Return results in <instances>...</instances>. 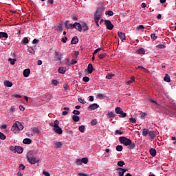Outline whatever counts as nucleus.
Here are the masks:
<instances>
[{
	"label": "nucleus",
	"instance_id": "obj_2",
	"mask_svg": "<svg viewBox=\"0 0 176 176\" xmlns=\"http://www.w3.org/2000/svg\"><path fill=\"white\" fill-rule=\"evenodd\" d=\"M26 159L32 164H35L39 162V159L36 156V153L33 151H30L26 154Z\"/></svg>",
	"mask_w": 176,
	"mask_h": 176
},
{
	"label": "nucleus",
	"instance_id": "obj_43",
	"mask_svg": "<svg viewBox=\"0 0 176 176\" xmlns=\"http://www.w3.org/2000/svg\"><path fill=\"white\" fill-rule=\"evenodd\" d=\"M78 102H79L80 103H81V104H85L86 103V101L85 100V99H82V98H79L78 99Z\"/></svg>",
	"mask_w": 176,
	"mask_h": 176
},
{
	"label": "nucleus",
	"instance_id": "obj_8",
	"mask_svg": "<svg viewBox=\"0 0 176 176\" xmlns=\"http://www.w3.org/2000/svg\"><path fill=\"white\" fill-rule=\"evenodd\" d=\"M73 27L77 31H78L80 32H82V25H80V23H79V22H75L74 23H73Z\"/></svg>",
	"mask_w": 176,
	"mask_h": 176
},
{
	"label": "nucleus",
	"instance_id": "obj_13",
	"mask_svg": "<svg viewBox=\"0 0 176 176\" xmlns=\"http://www.w3.org/2000/svg\"><path fill=\"white\" fill-rule=\"evenodd\" d=\"M148 136L151 139V140H154L156 138V133L154 132V131H150L148 133Z\"/></svg>",
	"mask_w": 176,
	"mask_h": 176
},
{
	"label": "nucleus",
	"instance_id": "obj_21",
	"mask_svg": "<svg viewBox=\"0 0 176 176\" xmlns=\"http://www.w3.org/2000/svg\"><path fill=\"white\" fill-rule=\"evenodd\" d=\"M164 80L166 82H171V79L170 77L168 74H166L165 76L164 77Z\"/></svg>",
	"mask_w": 176,
	"mask_h": 176
},
{
	"label": "nucleus",
	"instance_id": "obj_4",
	"mask_svg": "<svg viewBox=\"0 0 176 176\" xmlns=\"http://www.w3.org/2000/svg\"><path fill=\"white\" fill-rule=\"evenodd\" d=\"M59 124H60V122L58 120H54L53 131L56 133L61 135V134H63V131L62 128H60V126H59Z\"/></svg>",
	"mask_w": 176,
	"mask_h": 176
},
{
	"label": "nucleus",
	"instance_id": "obj_3",
	"mask_svg": "<svg viewBox=\"0 0 176 176\" xmlns=\"http://www.w3.org/2000/svg\"><path fill=\"white\" fill-rule=\"evenodd\" d=\"M104 13V9L102 8H98L96 9L94 13V21L98 27H99V20L101 19Z\"/></svg>",
	"mask_w": 176,
	"mask_h": 176
},
{
	"label": "nucleus",
	"instance_id": "obj_32",
	"mask_svg": "<svg viewBox=\"0 0 176 176\" xmlns=\"http://www.w3.org/2000/svg\"><path fill=\"white\" fill-rule=\"evenodd\" d=\"M32 131L34 133H40L38 128H37L36 126H34L33 128H32Z\"/></svg>",
	"mask_w": 176,
	"mask_h": 176
},
{
	"label": "nucleus",
	"instance_id": "obj_27",
	"mask_svg": "<svg viewBox=\"0 0 176 176\" xmlns=\"http://www.w3.org/2000/svg\"><path fill=\"white\" fill-rule=\"evenodd\" d=\"M145 50L144 48H140L139 50H136V54H145Z\"/></svg>",
	"mask_w": 176,
	"mask_h": 176
},
{
	"label": "nucleus",
	"instance_id": "obj_29",
	"mask_svg": "<svg viewBox=\"0 0 176 176\" xmlns=\"http://www.w3.org/2000/svg\"><path fill=\"white\" fill-rule=\"evenodd\" d=\"M32 142L31 139L29 138H26L25 140H23V144H30Z\"/></svg>",
	"mask_w": 176,
	"mask_h": 176
},
{
	"label": "nucleus",
	"instance_id": "obj_38",
	"mask_svg": "<svg viewBox=\"0 0 176 176\" xmlns=\"http://www.w3.org/2000/svg\"><path fill=\"white\" fill-rule=\"evenodd\" d=\"M116 150H117V151H119V152L122 151V150H123L122 146L118 145V146L116 147Z\"/></svg>",
	"mask_w": 176,
	"mask_h": 176
},
{
	"label": "nucleus",
	"instance_id": "obj_23",
	"mask_svg": "<svg viewBox=\"0 0 176 176\" xmlns=\"http://www.w3.org/2000/svg\"><path fill=\"white\" fill-rule=\"evenodd\" d=\"M87 70H88V74H92V72L94 71V67H93L92 64L89 63L88 65Z\"/></svg>",
	"mask_w": 176,
	"mask_h": 176
},
{
	"label": "nucleus",
	"instance_id": "obj_52",
	"mask_svg": "<svg viewBox=\"0 0 176 176\" xmlns=\"http://www.w3.org/2000/svg\"><path fill=\"white\" fill-rule=\"evenodd\" d=\"M106 14L109 15V16H113V12L111 10H108L107 12H106Z\"/></svg>",
	"mask_w": 176,
	"mask_h": 176
},
{
	"label": "nucleus",
	"instance_id": "obj_48",
	"mask_svg": "<svg viewBox=\"0 0 176 176\" xmlns=\"http://www.w3.org/2000/svg\"><path fill=\"white\" fill-rule=\"evenodd\" d=\"M124 164H125V163H124V162H123V161H120V162H118V165L119 166H120V167H122Z\"/></svg>",
	"mask_w": 176,
	"mask_h": 176
},
{
	"label": "nucleus",
	"instance_id": "obj_51",
	"mask_svg": "<svg viewBox=\"0 0 176 176\" xmlns=\"http://www.w3.org/2000/svg\"><path fill=\"white\" fill-rule=\"evenodd\" d=\"M82 80H83V82H88L89 80V78L87 77V76H85V77H83Z\"/></svg>",
	"mask_w": 176,
	"mask_h": 176
},
{
	"label": "nucleus",
	"instance_id": "obj_19",
	"mask_svg": "<svg viewBox=\"0 0 176 176\" xmlns=\"http://www.w3.org/2000/svg\"><path fill=\"white\" fill-rule=\"evenodd\" d=\"M107 116L109 118H114L116 116V114L114 113L113 111H108Z\"/></svg>",
	"mask_w": 176,
	"mask_h": 176
},
{
	"label": "nucleus",
	"instance_id": "obj_47",
	"mask_svg": "<svg viewBox=\"0 0 176 176\" xmlns=\"http://www.w3.org/2000/svg\"><path fill=\"white\" fill-rule=\"evenodd\" d=\"M157 47L159 48V49H164V48H166V45H164L160 44V45H157Z\"/></svg>",
	"mask_w": 176,
	"mask_h": 176
},
{
	"label": "nucleus",
	"instance_id": "obj_40",
	"mask_svg": "<svg viewBox=\"0 0 176 176\" xmlns=\"http://www.w3.org/2000/svg\"><path fill=\"white\" fill-rule=\"evenodd\" d=\"M73 114L74 116H79V115H80V111H79V110H74Z\"/></svg>",
	"mask_w": 176,
	"mask_h": 176
},
{
	"label": "nucleus",
	"instance_id": "obj_34",
	"mask_svg": "<svg viewBox=\"0 0 176 176\" xmlns=\"http://www.w3.org/2000/svg\"><path fill=\"white\" fill-rule=\"evenodd\" d=\"M85 125H80V126H79V128H78V130H79L81 133H85Z\"/></svg>",
	"mask_w": 176,
	"mask_h": 176
},
{
	"label": "nucleus",
	"instance_id": "obj_49",
	"mask_svg": "<svg viewBox=\"0 0 176 176\" xmlns=\"http://www.w3.org/2000/svg\"><path fill=\"white\" fill-rule=\"evenodd\" d=\"M106 56H107V54H106L105 53H103V54H100V55L98 56V58H99L100 59H102V58H104Z\"/></svg>",
	"mask_w": 176,
	"mask_h": 176
},
{
	"label": "nucleus",
	"instance_id": "obj_60",
	"mask_svg": "<svg viewBox=\"0 0 176 176\" xmlns=\"http://www.w3.org/2000/svg\"><path fill=\"white\" fill-rule=\"evenodd\" d=\"M72 20L74 21H78V16H76V15H73L72 17Z\"/></svg>",
	"mask_w": 176,
	"mask_h": 176
},
{
	"label": "nucleus",
	"instance_id": "obj_5",
	"mask_svg": "<svg viewBox=\"0 0 176 176\" xmlns=\"http://www.w3.org/2000/svg\"><path fill=\"white\" fill-rule=\"evenodd\" d=\"M115 111L116 113V114L118 115L119 118H126L127 114L126 113L124 112L122 109V108L117 107L115 109Z\"/></svg>",
	"mask_w": 176,
	"mask_h": 176
},
{
	"label": "nucleus",
	"instance_id": "obj_16",
	"mask_svg": "<svg viewBox=\"0 0 176 176\" xmlns=\"http://www.w3.org/2000/svg\"><path fill=\"white\" fill-rule=\"evenodd\" d=\"M30 72L31 70L30 69H25V70H23V76H25V78H28Z\"/></svg>",
	"mask_w": 176,
	"mask_h": 176
},
{
	"label": "nucleus",
	"instance_id": "obj_10",
	"mask_svg": "<svg viewBox=\"0 0 176 176\" xmlns=\"http://www.w3.org/2000/svg\"><path fill=\"white\" fill-rule=\"evenodd\" d=\"M12 131L16 134L19 133V129L18 128V124L16 122L12 127Z\"/></svg>",
	"mask_w": 176,
	"mask_h": 176
},
{
	"label": "nucleus",
	"instance_id": "obj_45",
	"mask_svg": "<svg viewBox=\"0 0 176 176\" xmlns=\"http://www.w3.org/2000/svg\"><path fill=\"white\" fill-rule=\"evenodd\" d=\"M129 122H132L133 124H135L137 122V120L134 118H129Z\"/></svg>",
	"mask_w": 176,
	"mask_h": 176
},
{
	"label": "nucleus",
	"instance_id": "obj_35",
	"mask_svg": "<svg viewBox=\"0 0 176 176\" xmlns=\"http://www.w3.org/2000/svg\"><path fill=\"white\" fill-rule=\"evenodd\" d=\"M146 113L145 112H142L140 116V118L143 120L146 118Z\"/></svg>",
	"mask_w": 176,
	"mask_h": 176
},
{
	"label": "nucleus",
	"instance_id": "obj_44",
	"mask_svg": "<svg viewBox=\"0 0 176 176\" xmlns=\"http://www.w3.org/2000/svg\"><path fill=\"white\" fill-rule=\"evenodd\" d=\"M76 165H82V160L80 159L76 160Z\"/></svg>",
	"mask_w": 176,
	"mask_h": 176
},
{
	"label": "nucleus",
	"instance_id": "obj_56",
	"mask_svg": "<svg viewBox=\"0 0 176 176\" xmlns=\"http://www.w3.org/2000/svg\"><path fill=\"white\" fill-rule=\"evenodd\" d=\"M115 134L116 135H122L123 132H122V131L117 130V131H115Z\"/></svg>",
	"mask_w": 176,
	"mask_h": 176
},
{
	"label": "nucleus",
	"instance_id": "obj_9",
	"mask_svg": "<svg viewBox=\"0 0 176 176\" xmlns=\"http://www.w3.org/2000/svg\"><path fill=\"white\" fill-rule=\"evenodd\" d=\"M99 108V105L97 103H93L89 104L88 107V109L89 111H94Z\"/></svg>",
	"mask_w": 176,
	"mask_h": 176
},
{
	"label": "nucleus",
	"instance_id": "obj_50",
	"mask_svg": "<svg viewBox=\"0 0 176 176\" xmlns=\"http://www.w3.org/2000/svg\"><path fill=\"white\" fill-rule=\"evenodd\" d=\"M28 43H29V40L28 38H23V40H22V43H23V44H27Z\"/></svg>",
	"mask_w": 176,
	"mask_h": 176
},
{
	"label": "nucleus",
	"instance_id": "obj_26",
	"mask_svg": "<svg viewBox=\"0 0 176 176\" xmlns=\"http://www.w3.org/2000/svg\"><path fill=\"white\" fill-rule=\"evenodd\" d=\"M78 42H79V38H78L77 36H74L71 41V44H76L78 43Z\"/></svg>",
	"mask_w": 176,
	"mask_h": 176
},
{
	"label": "nucleus",
	"instance_id": "obj_61",
	"mask_svg": "<svg viewBox=\"0 0 176 176\" xmlns=\"http://www.w3.org/2000/svg\"><path fill=\"white\" fill-rule=\"evenodd\" d=\"M43 174L45 175V176H50V173L47 172V171H43Z\"/></svg>",
	"mask_w": 176,
	"mask_h": 176
},
{
	"label": "nucleus",
	"instance_id": "obj_17",
	"mask_svg": "<svg viewBox=\"0 0 176 176\" xmlns=\"http://www.w3.org/2000/svg\"><path fill=\"white\" fill-rule=\"evenodd\" d=\"M81 28L82 30H83L84 32H86L89 30V26H87V23H85V22H82V25H81Z\"/></svg>",
	"mask_w": 176,
	"mask_h": 176
},
{
	"label": "nucleus",
	"instance_id": "obj_31",
	"mask_svg": "<svg viewBox=\"0 0 176 176\" xmlns=\"http://www.w3.org/2000/svg\"><path fill=\"white\" fill-rule=\"evenodd\" d=\"M54 145H55V148H61V146H63V144L60 142H56L54 143Z\"/></svg>",
	"mask_w": 176,
	"mask_h": 176
},
{
	"label": "nucleus",
	"instance_id": "obj_46",
	"mask_svg": "<svg viewBox=\"0 0 176 176\" xmlns=\"http://www.w3.org/2000/svg\"><path fill=\"white\" fill-rule=\"evenodd\" d=\"M81 162H82V163H84V164H87V162H88V159L87 158V157H84V158H82V160H81Z\"/></svg>",
	"mask_w": 176,
	"mask_h": 176
},
{
	"label": "nucleus",
	"instance_id": "obj_55",
	"mask_svg": "<svg viewBox=\"0 0 176 176\" xmlns=\"http://www.w3.org/2000/svg\"><path fill=\"white\" fill-rule=\"evenodd\" d=\"M114 76V74H108V75L106 76L107 79H111V78Z\"/></svg>",
	"mask_w": 176,
	"mask_h": 176
},
{
	"label": "nucleus",
	"instance_id": "obj_6",
	"mask_svg": "<svg viewBox=\"0 0 176 176\" xmlns=\"http://www.w3.org/2000/svg\"><path fill=\"white\" fill-rule=\"evenodd\" d=\"M64 25L67 30H73L74 28V23H70V21H65Z\"/></svg>",
	"mask_w": 176,
	"mask_h": 176
},
{
	"label": "nucleus",
	"instance_id": "obj_39",
	"mask_svg": "<svg viewBox=\"0 0 176 176\" xmlns=\"http://www.w3.org/2000/svg\"><path fill=\"white\" fill-rule=\"evenodd\" d=\"M91 126H96L97 124V120L96 119H93L91 121Z\"/></svg>",
	"mask_w": 176,
	"mask_h": 176
},
{
	"label": "nucleus",
	"instance_id": "obj_36",
	"mask_svg": "<svg viewBox=\"0 0 176 176\" xmlns=\"http://www.w3.org/2000/svg\"><path fill=\"white\" fill-rule=\"evenodd\" d=\"M58 84V81L57 80H52V85L53 86H57Z\"/></svg>",
	"mask_w": 176,
	"mask_h": 176
},
{
	"label": "nucleus",
	"instance_id": "obj_30",
	"mask_svg": "<svg viewBox=\"0 0 176 176\" xmlns=\"http://www.w3.org/2000/svg\"><path fill=\"white\" fill-rule=\"evenodd\" d=\"M0 38H8V35L6 32H0Z\"/></svg>",
	"mask_w": 176,
	"mask_h": 176
},
{
	"label": "nucleus",
	"instance_id": "obj_62",
	"mask_svg": "<svg viewBox=\"0 0 176 176\" xmlns=\"http://www.w3.org/2000/svg\"><path fill=\"white\" fill-rule=\"evenodd\" d=\"M78 63V61H76V60H74V59H72V60H71V64L72 65H75V64H76Z\"/></svg>",
	"mask_w": 176,
	"mask_h": 176
},
{
	"label": "nucleus",
	"instance_id": "obj_12",
	"mask_svg": "<svg viewBox=\"0 0 176 176\" xmlns=\"http://www.w3.org/2000/svg\"><path fill=\"white\" fill-rule=\"evenodd\" d=\"M61 56H62V54H60L59 52L55 51V57H54V60L56 61L57 60H59V61H61Z\"/></svg>",
	"mask_w": 176,
	"mask_h": 176
},
{
	"label": "nucleus",
	"instance_id": "obj_58",
	"mask_svg": "<svg viewBox=\"0 0 176 176\" xmlns=\"http://www.w3.org/2000/svg\"><path fill=\"white\" fill-rule=\"evenodd\" d=\"M68 41V38L67 37H65L63 38H61V41L64 43H66L67 41Z\"/></svg>",
	"mask_w": 176,
	"mask_h": 176
},
{
	"label": "nucleus",
	"instance_id": "obj_33",
	"mask_svg": "<svg viewBox=\"0 0 176 176\" xmlns=\"http://www.w3.org/2000/svg\"><path fill=\"white\" fill-rule=\"evenodd\" d=\"M58 72L59 74H65L66 69L64 67H59Z\"/></svg>",
	"mask_w": 176,
	"mask_h": 176
},
{
	"label": "nucleus",
	"instance_id": "obj_15",
	"mask_svg": "<svg viewBox=\"0 0 176 176\" xmlns=\"http://www.w3.org/2000/svg\"><path fill=\"white\" fill-rule=\"evenodd\" d=\"M63 110H65V111H63L62 112V116H67V115L69 114V111H70V109H69V107H64V108H63Z\"/></svg>",
	"mask_w": 176,
	"mask_h": 176
},
{
	"label": "nucleus",
	"instance_id": "obj_7",
	"mask_svg": "<svg viewBox=\"0 0 176 176\" xmlns=\"http://www.w3.org/2000/svg\"><path fill=\"white\" fill-rule=\"evenodd\" d=\"M104 24H105L107 29H108L109 30H112L113 29L114 26H113V23H111V21H109V19L105 21Z\"/></svg>",
	"mask_w": 176,
	"mask_h": 176
},
{
	"label": "nucleus",
	"instance_id": "obj_1",
	"mask_svg": "<svg viewBox=\"0 0 176 176\" xmlns=\"http://www.w3.org/2000/svg\"><path fill=\"white\" fill-rule=\"evenodd\" d=\"M119 140L121 144H124L126 146H128V148H129V150H133L135 148V146H136V143L135 142H132V140L130 139H128L125 137H120L119 138Z\"/></svg>",
	"mask_w": 176,
	"mask_h": 176
},
{
	"label": "nucleus",
	"instance_id": "obj_41",
	"mask_svg": "<svg viewBox=\"0 0 176 176\" xmlns=\"http://www.w3.org/2000/svg\"><path fill=\"white\" fill-rule=\"evenodd\" d=\"M6 137L4 135V133H2V132H0V139L2 140H6Z\"/></svg>",
	"mask_w": 176,
	"mask_h": 176
},
{
	"label": "nucleus",
	"instance_id": "obj_59",
	"mask_svg": "<svg viewBox=\"0 0 176 176\" xmlns=\"http://www.w3.org/2000/svg\"><path fill=\"white\" fill-rule=\"evenodd\" d=\"M25 168V166L21 164L20 166H19V170H24Z\"/></svg>",
	"mask_w": 176,
	"mask_h": 176
},
{
	"label": "nucleus",
	"instance_id": "obj_25",
	"mask_svg": "<svg viewBox=\"0 0 176 176\" xmlns=\"http://www.w3.org/2000/svg\"><path fill=\"white\" fill-rule=\"evenodd\" d=\"M72 120L76 122H78L80 120V117H79V116H76V115H73L72 116Z\"/></svg>",
	"mask_w": 176,
	"mask_h": 176
},
{
	"label": "nucleus",
	"instance_id": "obj_53",
	"mask_svg": "<svg viewBox=\"0 0 176 176\" xmlns=\"http://www.w3.org/2000/svg\"><path fill=\"white\" fill-rule=\"evenodd\" d=\"M144 25H139V26H137V30H144Z\"/></svg>",
	"mask_w": 176,
	"mask_h": 176
},
{
	"label": "nucleus",
	"instance_id": "obj_18",
	"mask_svg": "<svg viewBox=\"0 0 176 176\" xmlns=\"http://www.w3.org/2000/svg\"><path fill=\"white\" fill-rule=\"evenodd\" d=\"M118 36L120 38L122 42H124L126 40V36L124 33L118 32Z\"/></svg>",
	"mask_w": 176,
	"mask_h": 176
},
{
	"label": "nucleus",
	"instance_id": "obj_14",
	"mask_svg": "<svg viewBox=\"0 0 176 176\" xmlns=\"http://www.w3.org/2000/svg\"><path fill=\"white\" fill-rule=\"evenodd\" d=\"M13 148L15 153L17 152L19 154L23 153V148L19 146H16Z\"/></svg>",
	"mask_w": 176,
	"mask_h": 176
},
{
	"label": "nucleus",
	"instance_id": "obj_64",
	"mask_svg": "<svg viewBox=\"0 0 176 176\" xmlns=\"http://www.w3.org/2000/svg\"><path fill=\"white\" fill-rule=\"evenodd\" d=\"M78 175H79V176H89V175H88L85 173H78Z\"/></svg>",
	"mask_w": 176,
	"mask_h": 176
},
{
	"label": "nucleus",
	"instance_id": "obj_28",
	"mask_svg": "<svg viewBox=\"0 0 176 176\" xmlns=\"http://www.w3.org/2000/svg\"><path fill=\"white\" fill-rule=\"evenodd\" d=\"M16 123L18 124L19 131L23 130L24 126L22 125L21 122L17 121Z\"/></svg>",
	"mask_w": 176,
	"mask_h": 176
},
{
	"label": "nucleus",
	"instance_id": "obj_22",
	"mask_svg": "<svg viewBox=\"0 0 176 176\" xmlns=\"http://www.w3.org/2000/svg\"><path fill=\"white\" fill-rule=\"evenodd\" d=\"M4 85L7 87H12L13 86V84L12 82H10L9 80H5Z\"/></svg>",
	"mask_w": 176,
	"mask_h": 176
},
{
	"label": "nucleus",
	"instance_id": "obj_63",
	"mask_svg": "<svg viewBox=\"0 0 176 176\" xmlns=\"http://www.w3.org/2000/svg\"><path fill=\"white\" fill-rule=\"evenodd\" d=\"M19 109L21 111H25V107L23 105L19 106Z\"/></svg>",
	"mask_w": 176,
	"mask_h": 176
},
{
	"label": "nucleus",
	"instance_id": "obj_24",
	"mask_svg": "<svg viewBox=\"0 0 176 176\" xmlns=\"http://www.w3.org/2000/svg\"><path fill=\"white\" fill-rule=\"evenodd\" d=\"M149 153H150L151 155L153 157H155L157 155V151L155 148H151L149 150Z\"/></svg>",
	"mask_w": 176,
	"mask_h": 176
},
{
	"label": "nucleus",
	"instance_id": "obj_37",
	"mask_svg": "<svg viewBox=\"0 0 176 176\" xmlns=\"http://www.w3.org/2000/svg\"><path fill=\"white\" fill-rule=\"evenodd\" d=\"M128 171V169H124L122 171L119 172V175L120 176H124V174L125 172Z\"/></svg>",
	"mask_w": 176,
	"mask_h": 176
},
{
	"label": "nucleus",
	"instance_id": "obj_54",
	"mask_svg": "<svg viewBox=\"0 0 176 176\" xmlns=\"http://www.w3.org/2000/svg\"><path fill=\"white\" fill-rule=\"evenodd\" d=\"M151 39H153V40H156V39L157 38V36H156L155 34H152L151 35Z\"/></svg>",
	"mask_w": 176,
	"mask_h": 176
},
{
	"label": "nucleus",
	"instance_id": "obj_42",
	"mask_svg": "<svg viewBox=\"0 0 176 176\" xmlns=\"http://www.w3.org/2000/svg\"><path fill=\"white\" fill-rule=\"evenodd\" d=\"M8 60L10 62V63H11V65H14L15 64V62L16 61V59H12V58H10L9 59H8Z\"/></svg>",
	"mask_w": 176,
	"mask_h": 176
},
{
	"label": "nucleus",
	"instance_id": "obj_57",
	"mask_svg": "<svg viewBox=\"0 0 176 176\" xmlns=\"http://www.w3.org/2000/svg\"><path fill=\"white\" fill-rule=\"evenodd\" d=\"M78 55H79V52H75L73 55V58H78Z\"/></svg>",
	"mask_w": 176,
	"mask_h": 176
},
{
	"label": "nucleus",
	"instance_id": "obj_11",
	"mask_svg": "<svg viewBox=\"0 0 176 176\" xmlns=\"http://www.w3.org/2000/svg\"><path fill=\"white\" fill-rule=\"evenodd\" d=\"M150 133L149 129H147V128H144L142 129V135L143 137H147Z\"/></svg>",
	"mask_w": 176,
	"mask_h": 176
},
{
	"label": "nucleus",
	"instance_id": "obj_20",
	"mask_svg": "<svg viewBox=\"0 0 176 176\" xmlns=\"http://www.w3.org/2000/svg\"><path fill=\"white\" fill-rule=\"evenodd\" d=\"M56 31L58 32H63V23H59L58 26H57Z\"/></svg>",
	"mask_w": 176,
	"mask_h": 176
}]
</instances>
